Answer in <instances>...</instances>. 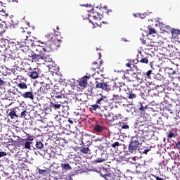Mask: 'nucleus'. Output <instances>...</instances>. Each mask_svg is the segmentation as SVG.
<instances>
[{
    "label": "nucleus",
    "mask_w": 180,
    "mask_h": 180,
    "mask_svg": "<svg viewBox=\"0 0 180 180\" xmlns=\"http://www.w3.org/2000/svg\"><path fill=\"white\" fill-rule=\"evenodd\" d=\"M32 58L34 61H36V63H40V61L50 63V61H51V58H50L49 55H46L45 53L32 54Z\"/></svg>",
    "instance_id": "nucleus-1"
},
{
    "label": "nucleus",
    "mask_w": 180,
    "mask_h": 180,
    "mask_svg": "<svg viewBox=\"0 0 180 180\" xmlns=\"http://www.w3.org/2000/svg\"><path fill=\"white\" fill-rule=\"evenodd\" d=\"M139 145L140 143L139 142V140H137V137L134 136L129 142L128 147L129 152L131 154H134V153L137 151V148H139Z\"/></svg>",
    "instance_id": "nucleus-2"
},
{
    "label": "nucleus",
    "mask_w": 180,
    "mask_h": 180,
    "mask_svg": "<svg viewBox=\"0 0 180 180\" xmlns=\"http://www.w3.org/2000/svg\"><path fill=\"white\" fill-rule=\"evenodd\" d=\"M123 119V116L122 114H111V117L110 118V121L111 123H114V122H117V120H122Z\"/></svg>",
    "instance_id": "nucleus-3"
},
{
    "label": "nucleus",
    "mask_w": 180,
    "mask_h": 180,
    "mask_svg": "<svg viewBox=\"0 0 180 180\" xmlns=\"http://www.w3.org/2000/svg\"><path fill=\"white\" fill-rule=\"evenodd\" d=\"M18 92L19 94H21V96H22V98H25V99H31L32 101L34 99V95H33V92L32 91H27L25 93H21L20 91Z\"/></svg>",
    "instance_id": "nucleus-4"
},
{
    "label": "nucleus",
    "mask_w": 180,
    "mask_h": 180,
    "mask_svg": "<svg viewBox=\"0 0 180 180\" xmlns=\"http://www.w3.org/2000/svg\"><path fill=\"white\" fill-rule=\"evenodd\" d=\"M125 100H126V98L119 94H114L112 98V101H113V102H115V103H117V102L120 103L122 102V101H125Z\"/></svg>",
    "instance_id": "nucleus-5"
},
{
    "label": "nucleus",
    "mask_w": 180,
    "mask_h": 180,
    "mask_svg": "<svg viewBox=\"0 0 180 180\" xmlns=\"http://www.w3.org/2000/svg\"><path fill=\"white\" fill-rule=\"evenodd\" d=\"M101 157L97 158L95 160V162L101 163V162H103L104 161H106V160H108V153H101Z\"/></svg>",
    "instance_id": "nucleus-6"
},
{
    "label": "nucleus",
    "mask_w": 180,
    "mask_h": 180,
    "mask_svg": "<svg viewBox=\"0 0 180 180\" xmlns=\"http://www.w3.org/2000/svg\"><path fill=\"white\" fill-rule=\"evenodd\" d=\"M96 88L103 89V91H106L108 89V84L105 82L98 83V82H96Z\"/></svg>",
    "instance_id": "nucleus-7"
},
{
    "label": "nucleus",
    "mask_w": 180,
    "mask_h": 180,
    "mask_svg": "<svg viewBox=\"0 0 180 180\" xmlns=\"http://www.w3.org/2000/svg\"><path fill=\"white\" fill-rule=\"evenodd\" d=\"M136 80L137 82H139V84H141V82H143V79H141L139 77V75H137L136 73H133L131 75V79H129V82H131V81H134V80Z\"/></svg>",
    "instance_id": "nucleus-8"
},
{
    "label": "nucleus",
    "mask_w": 180,
    "mask_h": 180,
    "mask_svg": "<svg viewBox=\"0 0 180 180\" xmlns=\"http://www.w3.org/2000/svg\"><path fill=\"white\" fill-rule=\"evenodd\" d=\"M116 126H119L120 127H121V129H122L123 130H129V124H127V123H124L123 122H119L118 123L115 124Z\"/></svg>",
    "instance_id": "nucleus-9"
},
{
    "label": "nucleus",
    "mask_w": 180,
    "mask_h": 180,
    "mask_svg": "<svg viewBox=\"0 0 180 180\" xmlns=\"http://www.w3.org/2000/svg\"><path fill=\"white\" fill-rule=\"evenodd\" d=\"M112 114L109 111H108V109H105L103 110V112L101 114V116H104L105 119H108L109 121L110 120V117H112Z\"/></svg>",
    "instance_id": "nucleus-10"
},
{
    "label": "nucleus",
    "mask_w": 180,
    "mask_h": 180,
    "mask_svg": "<svg viewBox=\"0 0 180 180\" xmlns=\"http://www.w3.org/2000/svg\"><path fill=\"white\" fill-rule=\"evenodd\" d=\"M13 63L15 64V67H16V68H19V67L22 65L23 60H22L20 58H16L15 59L13 60Z\"/></svg>",
    "instance_id": "nucleus-11"
},
{
    "label": "nucleus",
    "mask_w": 180,
    "mask_h": 180,
    "mask_svg": "<svg viewBox=\"0 0 180 180\" xmlns=\"http://www.w3.org/2000/svg\"><path fill=\"white\" fill-rule=\"evenodd\" d=\"M54 119L57 126H60L61 123H63V119H64V117L61 115H56L54 117Z\"/></svg>",
    "instance_id": "nucleus-12"
},
{
    "label": "nucleus",
    "mask_w": 180,
    "mask_h": 180,
    "mask_svg": "<svg viewBox=\"0 0 180 180\" xmlns=\"http://www.w3.org/2000/svg\"><path fill=\"white\" fill-rule=\"evenodd\" d=\"M47 168L44 167V169H40L39 167L37 168V172L39 174V175H47Z\"/></svg>",
    "instance_id": "nucleus-13"
},
{
    "label": "nucleus",
    "mask_w": 180,
    "mask_h": 180,
    "mask_svg": "<svg viewBox=\"0 0 180 180\" xmlns=\"http://www.w3.org/2000/svg\"><path fill=\"white\" fill-rule=\"evenodd\" d=\"M90 111H91L92 113L96 112L97 109H101V105L98 104H94L90 105Z\"/></svg>",
    "instance_id": "nucleus-14"
},
{
    "label": "nucleus",
    "mask_w": 180,
    "mask_h": 180,
    "mask_svg": "<svg viewBox=\"0 0 180 180\" xmlns=\"http://www.w3.org/2000/svg\"><path fill=\"white\" fill-rule=\"evenodd\" d=\"M17 86L20 88V89H27V84L23 82H20L17 84Z\"/></svg>",
    "instance_id": "nucleus-15"
},
{
    "label": "nucleus",
    "mask_w": 180,
    "mask_h": 180,
    "mask_svg": "<svg viewBox=\"0 0 180 180\" xmlns=\"http://www.w3.org/2000/svg\"><path fill=\"white\" fill-rule=\"evenodd\" d=\"M24 147L27 150H32V147H33V142H27L24 143Z\"/></svg>",
    "instance_id": "nucleus-16"
},
{
    "label": "nucleus",
    "mask_w": 180,
    "mask_h": 180,
    "mask_svg": "<svg viewBox=\"0 0 180 180\" xmlns=\"http://www.w3.org/2000/svg\"><path fill=\"white\" fill-rule=\"evenodd\" d=\"M8 116H10L12 120L15 119V117H18V115H16V111L13 109L10 111Z\"/></svg>",
    "instance_id": "nucleus-17"
},
{
    "label": "nucleus",
    "mask_w": 180,
    "mask_h": 180,
    "mask_svg": "<svg viewBox=\"0 0 180 180\" xmlns=\"http://www.w3.org/2000/svg\"><path fill=\"white\" fill-rule=\"evenodd\" d=\"M30 76L32 78V79H36L39 77V73L37 71H32L30 72Z\"/></svg>",
    "instance_id": "nucleus-18"
},
{
    "label": "nucleus",
    "mask_w": 180,
    "mask_h": 180,
    "mask_svg": "<svg viewBox=\"0 0 180 180\" xmlns=\"http://www.w3.org/2000/svg\"><path fill=\"white\" fill-rule=\"evenodd\" d=\"M35 146L38 148V150H43V148H44V145L40 141L36 142Z\"/></svg>",
    "instance_id": "nucleus-19"
},
{
    "label": "nucleus",
    "mask_w": 180,
    "mask_h": 180,
    "mask_svg": "<svg viewBox=\"0 0 180 180\" xmlns=\"http://www.w3.org/2000/svg\"><path fill=\"white\" fill-rule=\"evenodd\" d=\"M42 86H44L45 89H51V86H53V84L51 82H49V83L43 82Z\"/></svg>",
    "instance_id": "nucleus-20"
},
{
    "label": "nucleus",
    "mask_w": 180,
    "mask_h": 180,
    "mask_svg": "<svg viewBox=\"0 0 180 180\" xmlns=\"http://www.w3.org/2000/svg\"><path fill=\"white\" fill-rule=\"evenodd\" d=\"M79 85L80 86H83V88H85V86H86V85H88V82H86V79H83L80 80Z\"/></svg>",
    "instance_id": "nucleus-21"
},
{
    "label": "nucleus",
    "mask_w": 180,
    "mask_h": 180,
    "mask_svg": "<svg viewBox=\"0 0 180 180\" xmlns=\"http://www.w3.org/2000/svg\"><path fill=\"white\" fill-rule=\"evenodd\" d=\"M105 99H106V97L102 96L97 100L96 103H98V105H103V103H105Z\"/></svg>",
    "instance_id": "nucleus-22"
},
{
    "label": "nucleus",
    "mask_w": 180,
    "mask_h": 180,
    "mask_svg": "<svg viewBox=\"0 0 180 180\" xmlns=\"http://www.w3.org/2000/svg\"><path fill=\"white\" fill-rule=\"evenodd\" d=\"M63 105L61 104H54V103H51V109H55L56 110H57V109H60V108H61Z\"/></svg>",
    "instance_id": "nucleus-23"
},
{
    "label": "nucleus",
    "mask_w": 180,
    "mask_h": 180,
    "mask_svg": "<svg viewBox=\"0 0 180 180\" xmlns=\"http://www.w3.org/2000/svg\"><path fill=\"white\" fill-rule=\"evenodd\" d=\"M155 79H156L157 81H162V79H164V77L162 75H161V74L158 73L154 76Z\"/></svg>",
    "instance_id": "nucleus-24"
},
{
    "label": "nucleus",
    "mask_w": 180,
    "mask_h": 180,
    "mask_svg": "<svg viewBox=\"0 0 180 180\" xmlns=\"http://www.w3.org/2000/svg\"><path fill=\"white\" fill-rule=\"evenodd\" d=\"M81 153H83V154H88V152L89 151V148L88 146H84L80 149Z\"/></svg>",
    "instance_id": "nucleus-25"
},
{
    "label": "nucleus",
    "mask_w": 180,
    "mask_h": 180,
    "mask_svg": "<svg viewBox=\"0 0 180 180\" xmlns=\"http://www.w3.org/2000/svg\"><path fill=\"white\" fill-rule=\"evenodd\" d=\"M61 167L63 169H68V170L71 169V166H70V164L68 163L62 164Z\"/></svg>",
    "instance_id": "nucleus-26"
},
{
    "label": "nucleus",
    "mask_w": 180,
    "mask_h": 180,
    "mask_svg": "<svg viewBox=\"0 0 180 180\" xmlns=\"http://www.w3.org/2000/svg\"><path fill=\"white\" fill-rule=\"evenodd\" d=\"M177 134H176V132H172V131H169L168 134H167V137L168 139H172V137H176Z\"/></svg>",
    "instance_id": "nucleus-27"
},
{
    "label": "nucleus",
    "mask_w": 180,
    "mask_h": 180,
    "mask_svg": "<svg viewBox=\"0 0 180 180\" xmlns=\"http://www.w3.org/2000/svg\"><path fill=\"white\" fill-rule=\"evenodd\" d=\"M171 33L172 34V37H174V34H180V30L176 29H172Z\"/></svg>",
    "instance_id": "nucleus-28"
},
{
    "label": "nucleus",
    "mask_w": 180,
    "mask_h": 180,
    "mask_svg": "<svg viewBox=\"0 0 180 180\" xmlns=\"http://www.w3.org/2000/svg\"><path fill=\"white\" fill-rule=\"evenodd\" d=\"M127 98H129V99H136V98H137V95L133 93H130L128 94Z\"/></svg>",
    "instance_id": "nucleus-29"
},
{
    "label": "nucleus",
    "mask_w": 180,
    "mask_h": 180,
    "mask_svg": "<svg viewBox=\"0 0 180 180\" xmlns=\"http://www.w3.org/2000/svg\"><path fill=\"white\" fill-rule=\"evenodd\" d=\"M145 75L146 76V78H151V75H153V70H148L146 72Z\"/></svg>",
    "instance_id": "nucleus-30"
},
{
    "label": "nucleus",
    "mask_w": 180,
    "mask_h": 180,
    "mask_svg": "<svg viewBox=\"0 0 180 180\" xmlns=\"http://www.w3.org/2000/svg\"><path fill=\"white\" fill-rule=\"evenodd\" d=\"M139 61H140V63H142L143 64L148 63V59H147V58H142Z\"/></svg>",
    "instance_id": "nucleus-31"
},
{
    "label": "nucleus",
    "mask_w": 180,
    "mask_h": 180,
    "mask_svg": "<svg viewBox=\"0 0 180 180\" xmlns=\"http://www.w3.org/2000/svg\"><path fill=\"white\" fill-rule=\"evenodd\" d=\"M94 130L96 131H98V132H101V130H103V128L100 125H96L95 127H94Z\"/></svg>",
    "instance_id": "nucleus-32"
},
{
    "label": "nucleus",
    "mask_w": 180,
    "mask_h": 180,
    "mask_svg": "<svg viewBox=\"0 0 180 180\" xmlns=\"http://www.w3.org/2000/svg\"><path fill=\"white\" fill-rule=\"evenodd\" d=\"M147 105L143 106V105H141L139 108V110L140 112H146V110H147Z\"/></svg>",
    "instance_id": "nucleus-33"
},
{
    "label": "nucleus",
    "mask_w": 180,
    "mask_h": 180,
    "mask_svg": "<svg viewBox=\"0 0 180 180\" xmlns=\"http://www.w3.org/2000/svg\"><path fill=\"white\" fill-rule=\"evenodd\" d=\"M53 33H50V34H47L46 35H45V37H47L48 39H50V40L51 41H54L53 40Z\"/></svg>",
    "instance_id": "nucleus-34"
},
{
    "label": "nucleus",
    "mask_w": 180,
    "mask_h": 180,
    "mask_svg": "<svg viewBox=\"0 0 180 180\" xmlns=\"http://www.w3.org/2000/svg\"><path fill=\"white\" fill-rule=\"evenodd\" d=\"M6 155H8L6 152H4L2 150H0V158H2V157H6Z\"/></svg>",
    "instance_id": "nucleus-35"
},
{
    "label": "nucleus",
    "mask_w": 180,
    "mask_h": 180,
    "mask_svg": "<svg viewBox=\"0 0 180 180\" xmlns=\"http://www.w3.org/2000/svg\"><path fill=\"white\" fill-rule=\"evenodd\" d=\"M27 110L22 111L19 117H26Z\"/></svg>",
    "instance_id": "nucleus-36"
},
{
    "label": "nucleus",
    "mask_w": 180,
    "mask_h": 180,
    "mask_svg": "<svg viewBox=\"0 0 180 180\" xmlns=\"http://www.w3.org/2000/svg\"><path fill=\"white\" fill-rule=\"evenodd\" d=\"M119 146H120L119 142H115L111 145V146L113 147V148H116V147H119Z\"/></svg>",
    "instance_id": "nucleus-37"
},
{
    "label": "nucleus",
    "mask_w": 180,
    "mask_h": 180,
    "mask_svg": "<svg viewBox=\"0 0 180 180\" xmlns=\"http://www.w3.org/2000/svg\"><path fill=\"white\" fill-rule=\"evenodd\" d=\"M155 30H154V29H151V28H150L149 29V33H148V34H155Z\"/></svg>",
    "instance_id": "nucleus-38"
},
{
    "label": "nucleus",
    "mask_w": 180,
    "mask_h": 180,
    "mask_svg": "<svg viewBox=\"0 0 180 180\" xmlns=\"http://www.w3.org/2000/svg\"><path fill=\"white\" fill-rule=\"evenodd\" d=\"M33 140H34V139H33L32 137H28V138L26 139V141H27V142L33 143Z\"/></svg>",
    "instance_id": "nucleus-39"
},
{
    "label": "nucleus",
    "mask_w": 180,
    "mask_h": 180,
    "mask_svg": "<svg viewBox=\"0 0 180 180\" xmlns=\"http://www.w3.org/2000/svg\"><path fill=\"white\" fill-rule=\"evenodd\" d=\"M169 74L170 75H175L176 72L175 70H172V69H169Z\"/></svg>",
    "instance_id": "nucleus-40"
},
{
    "label": "nucleus",
    "mask_w": 180,
    "mask_h": 180,
    "mask_svg": "<svg viewBox=\"0 0 180 180\" xmlns=\"http://www.w3.org/2000/svg\"><path fill=\"white\" fill-rule=\"evenodd\" d=\"M2 29H4V22H0V34L2 33Z\"/></svg>",
    "instance_id": "nucleus-41"
},
{
    "label": "nucleus",
    "mask_w": 180,
    "mask_h": 180,
    "mask_svg": "<svg viewBox=\"0 0 180 180\" xmlns=\"http://www.w3.org/2000/svg\"><path fill=\"white\" fill-rule=\"evenodd\" d=\"M176 60H177L178 61V63H176V65H179V64H180V56L179 57H177L176 58Z\"/></svg>",
    "instance_id": "nucleus-42"
},
{
    "label": "nucleus",
    "mask_w": 180,
    "mask_h": 180,
    "mask_svg": "<svg viewBox=\"0 0 180 180\" xmlns=\"http://www.w3.org/2000/svg\"><path fill=\"white\" fill-rule=\"evenodd\" d=\"M176 148H177L179 150H180V141L176 143Z\"/></svg>",
    "instance_id": "nucleus-43"
},
{
    "label": "nucleus",
    "mask_w": 180,
    "mask_h": 180,
    "mask_svg": "<svg viewBox=\"0 0 180 180\" xmlns=\"http://www.w3.org/2000/svg\"><path fill=\"white\" fill-rule=\"evenodd\" d=\"M2 85H5V82L0 79V86H1Z\"/></svg>",
    "instance_id": "nucleus-44"
},
{
    "label": "nucleus",
    "mask_w": 180,
    "mask_h": 180,
    "mask_svg": "<svg viewBox=\"0 0 180 180\" xmlns=\"http://www.w3.org/2000/svg\"><path fill=\"white\" fill-rule=\"evenodd\" d=\"M155 178L156 180H164V179L160 178V177L158 176H155Z\"/></svg>",
    "instance_id": "nucleus-45"
},
{
    "label": "nucleus",
    "mask_w": 180,
    "mask_h": 180,
    "mask_svg": "<svg viewBox=\"0 0 180 180\" xmlns=\"http://www.w3.org/2000/svg\"><path fill=\"white\" fill-rule=\"evenodd\" d=\"M150 151V149H145L143 151V154H147Z\"/></svg>",
    "instance_id": "nucleus-46"
},
{
    "label": "nucleus",
    "mask_w": 180,
    "mask_h": 180,
    "mask_svg": "<svg viewBox=\"0 0 180 180\" xmlns=\"http://www.w3.org/2000/svg\"><path fill=\"white\" fill-rule=\"evenodd\" d=\"M146 13L142 14V16H141V19H144V18H146Z\"/></svg>",
    "instance_id": "nucleus-47"
},
{
    "label": "nucleus",
    "mask_w": 180,
    "mask_h": 180,
    "mask_svg": "<svg viewBox=\"0 0 180 180\" xmlns=\"http://www.w3.org/2000/svg\"><path fill=\"white\" fill-rule=\"evenodd\" d=\"M68 122L70 123V124H72V123H74V122L70 119L68 120Z\"/></svg>",
    "instance_id": "nucleus-48"
},
{
    "label": "nucleus",
    "mask_w": 180,
    "mask_h": 180,
    "mask_svg": "<svg viewBox=\"0 0 180 180\" xmlns=\"http://www.w3.org/2000/svg\"><path fill=\"white\" fill-rule=\"evenodd\" d=\"M9 92H10V93H11V94H14V95H15V94H16V93H15V92L12 91V89H10Z\"/></svg>",
    "instance_id": "nucleus-49"
},
{
    "label": "nucleus",
    "mask_w": 180,
    "mask_h": 180,
    "mask_svg": "<svg viewBox=\"0 0 180 180\" xmlns=\"http://www.w3.org/2000/svg\"><path fill=\"white\" fill-rule=\"evenodd\" d=\"M131 65L130 63H127V65H126L127 67H131Z\"/></svg>",
    "instance_id": "nucleus-50"
},
{
    "label": "nucleus",
    "mask_w": 180,
    "mask_h": 180,
    "mask_svg": "<svg viewBox=\"0 0 180 180\" xmlns=\"http://www.w3.org/2000/svg\"><path fill=\"white\" fill-rule=\"evenodd\" d=\"M93 19H94V20L98 19V17H96V15H94Z\"/></svg>",
    "instance_id": "nucleus-51"
},
{
    "label": "nucleus",
    "mask_w": 180,
    "mask_h": 180,
    "mask_svg": "<svg viewBox=\"0 0 180 180\" xmlns=\"http://www.w3.org/2000/svg\"><path fill=\"white\" fill-rule=\"evenodd\" d=\"M21 32H22V33H25V30H24L23 28H21Z\"/></svg>",
    "instance_id": "nucleus-52"
},
{
    "label": "nucleus",
    "mask_w": 180,
    "mask_h": 180,
    "mask_svg": "<svg viewBox=\"0 0 180 180\" xmlns=\"http://www.w3.org/2000/svg\"><path fill=\"white\" fill-rule=\"evenodd\" d=\"M94 11V8H92L90 11H88V12H92Z\"/></svg>",
    "instance_id": "nucleus-53"
},
{
    "label": "nucleus",
    "mask_w": 180,
    "mask_h": 180,
    "mask_svg": "<svg viewBox=\"0 0 180 180\" xmlns=\"http://www.w3.org/2000/svg\"><path fill=\"white\" fill-rule=\"evenodd\" d=\"M120 91H122V89L120 87L119 88V92H120Z\"/></svg>",
    "instance_id": "nucleus-54"
},
{
    "label": "nucleus",
    "mask_w": 180,
    "mask_h": 180,
    "mask_svg": "<svg viewBox=\"0 0 180 180\" xmlns=\"http://www.w3.org/2000/svg\"><path fill=\"white\" fill-rule=\"evenodd\" d=\"M57 98H61V96H57Z\"/></svg>",
    "instance_id": "nucleus-55"
},
{
    "label": "nucleus",
    "mask_w": 180,
    "mask_h": 180,
    "mask_svg": "<svg viewBox=\"0 0 180 180\" xmlns=\"http://www.w3.org/2000/svg\"><path fill=\"white\" fill-rule=\"evenodd\" d=\"M11 22H12L11 25H13V20H11Z\"/></svg>",
    "instance_id": "nucleus-56"
},
{
    "label": "nucleus",
    "mask_w": 180,
    "mask_h": 180,
    "mask_svg": "<svg viewBox=\"0 0 180 180\" xmlns=\"http://www.w3.org/2000/svg\"><path fill=\"white\" fill-rule=\"evenodd\" d=\"M89 22H90V23H92V20H89Z\"/></svg>",
    "instance_id": "nucleus-57"
},
{
    "label": "nucleus",
    "mask_w": 180,
    "mask_h": 180,
    "mask_svg": "<svg viewBox=\"0 0 180 180\" xmlns=\"http://www.w3.org/2000/svg\"><path fill=\"white\" fill-rule=\"evenodd\" d=\"M94 64H98V63H96V62H94Z\"/></svg>",
    "instance_id": "nucleus-58"
},
{
    "label": "nucleus",
    "mask_w": 180,
    "mask_h": 180,
    "mask_svg": "<svg viewBox=\"0 0 180 180\" xmlns=\"http://www.w3.org/2000/svg\"><path fill=\"white\" fill-rule=\"evenodd\" d=\"M171 110V111H170V113H172V110Z\"/></svg>",
    "instance_id": "nucleus-59"
},
{
    "label": "nucleus",
    "mask_w": 180,
    "mask_h": 180,
    "mask_svg": "<svg viewBox=\"0 0 180 180\" xmlns=\"http://www.w3.org/2000/svg\"><path fill=\"white\" fill-rule=\"evenodd\" d=\"M107 7H108V6H104L105 9H106V8H107Z\"/></svg>",
    "instance_id": "nucleus-60"
},
{
    "label": "nucleus",
    "mask_w": 180,
    "mask_h": 180,
    "mask_svg": "<svg viewBox=\"0 0 180 180\" xmlns=\"http://www.w3.org/2000/svg\"><path fill=\"white\" fill-rule=\"evenodd\" d=\"M86 7L89 6V5H86Z\"/></svg>",
    "instance_id": "nucleus-61"
},
{
    "label": "nucleus",
    "mask_w": 180,
    "mask_h": 180,
    "mask_svg": "<svg viewBox=\"0 0 180 180\" xmlns=\"http://www.w3.org/2000/svg\"><path fill=\"white\" fill-rule=\"evenodd\" d=\"M0 53H2V51L0 50Z\"/></svg>",
    "instance_id": "nucleus-62"
},
{
    "label": "nucleus",
    "mask_w": 180,
    "mask_h": 180,
    "mask_svg": "<svg viewBox=\"0 0 180 180\" xmlns=\"http://www.w3.org/2000/svg\"><path fill=\"white\" fill-rule=\"evenodd\" d=\"M26 39H27V37H26V39H25V40H26Z\"/></svg>",
    "instance_id": "nucleus-63"
},
{
    "label": "nucleus",
    "mask_w": 180,
    "mask_h": 180,
    "mask_svg": "<svg viewBox=\"0 0 180 180\" xmlns=\"http://www.w3.org/2000/svg\"><path fill=\"white\" fill-rule=\"evenodd\" d=\"M57 29H58V27H57Z\"/></svg>",
    "instance_id": "nucleus-64"
}]
</instances>
